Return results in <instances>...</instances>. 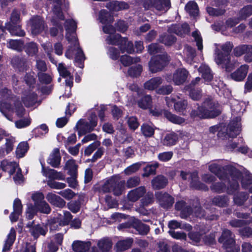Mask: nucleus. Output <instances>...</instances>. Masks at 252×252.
Listing matches in <instances>:
<instances>
[{"instance_id": "f257e3e1", "label": "nucleus", "mask_w": 252, "mask_h": 252, "mask_svg": "<svg viewBox=\"0 0 252 252\" xmlns=\"http://www.w3.org/2000/svg\"><path fill=\"white\" fill-rule=\"evenodd\" d=\"M98 20L102 24L104 32L109 35L106 38L107 44L118 45L122 53L126 52L131 54L134 52L133 45L132 42L128 41L126 37H122L119 34H114L115 28L110 25L112 22V18L109 13L105 10H101L99 13Z\"/></svg>"}, {"instance_id": "f03ea898", "label": "nucleus", "mask_w": 252, "mask_h": 252, "mask_svg": "<svg viewBox=\"0 0 252 252\" xmlns=\"http://www.w3.org/2000/svg\"><path fill=\"white\" fill-rule=\"evenodd\" d=\"M240 121V117H236L235 120L231 121L224 136L222 132L219 131L218 133L219 137L223 140L222 145L226 151H232L237 147V143L233 141L232 138L236 137L241 131Z\"/></svg>"}, {"instance_id": "7ed1b4c3", "label": "nucleus", "mask_w": 252, "mask_h": 252, "mask_svg": "<svg viewBox=\"0 0 252 252\" xmlns=\"http://www.w3.org/2000/svg\"><path fill=\"white\" fill-rule=\"evenodd\" d=\"M32 198L34 201V205L31 204H28L26 211L27 217L29 219H32L38 211L47 214L50 213L51 208L44 200V196L42 193L35 192L32 194Z\"/></svg>"}, {"instance_id": "20e7f679", "label": "nucleus", "mask_w": 252, "mask_h": 252, "mask_svg": "<svg viewBox=\"0 0 252 252\" xmlns=\"http://www.w3.org/2000/svg\"><path fill=\"white\" fill-rule=\"evenodd\" d=\"M233 48V45L230 42H226L223 45L216 47L215 52V61L216 63L225 68L227 71L232 70L231 64H230V56L229 53Z\"/></svg>"}, {"instance_id": "39448f33", "label": "nucleus", "mask_w": 252, "mask_h": 252, "mask_svg": "<svg viewBox=\"0 0 252 252\" xmlns=\"http://www.w3.org/2000/svg\"><path fill=\"white\" fill-rule=\"evenodd\" d=\"M230 175L227 177L230 187L227 189V192L229 194L233 193L238 187V180L242 177L241 183L244 188H247L248 186L252 183V175L249 174L242 175L235 168H230Z\"/></svg>"}, {"instance_id": "423d86ee", "label": "nucleus", "mask_w": 252, "mask_h": 252, "mask_svg": "<svg viewBox=\"0 0 252 252\" xmlns=\"http://www.w3.org/2000/svg\"><path fill=\"white\" fill-rule=\"evenodd\" d=\"M219 107L217 102L211 99H208L203 102L202 106L199 107L196 110H193L191 116L200 118H214L220 114Z\"/></svg>"}, {"instance_id": "0eeeda50", "label": "nucleus", "mask_w": 252, "mask_h": 252, "mask_svg": "<svg viewBox=\"0 0 252 252\" xmlns=\"http://www.w3.org/2000/svg\"><path fill=\"white\" fill-rule=\"evenodd\" d=\"M0 111L10 120L12 119L9 115L15 112L18 117H22L25 113V109L22 104L19 102H14V100H10L9 103L1 101L0 102Z\"/></svg>"}, {"instance_id": "6e6552de", "label": "nucleus", "mask_w": 252, "mask_h": 252, "mask_svg": "<svg viewBox=\"0 0 252 252\" xmlns=\"http://www.w3.org/2000/svg\"><path fill=\"white\" fill-rule=\"evenodd\" d=\"M125 181L120 180L119 176H113L109 179L101 188L103 192L113 191L115 195H121L125 190Z\"/></svg>"}, {"instance_id": "1a4fd4ad", "label": "nucleus", "mask_w": 252, "mask_h": 252, "mask_svg": "<svg viewBox=\"0 0 252 252\" xmlns=\"http://www.w3.org/2000/svg\"><path fill=\"white\" fill-rule=\"evenodd\" d=\"M196 231L190 232L188 234L189 237L191 240V243L193 245H198L200 242L201 238L206 244L211 245L213 244L215 240V236L212 235L209 238H203V234H205L206 230L204 227L196 226L195 228Z\"/></svg>"}, {"instance_id": "9d476101", "label": "nucleus", "mask_w": 252, "mask_h": 252, "mask_svg": "<svg viewBox=\"0 0 252 252\" xmlns=\"http://www.w3.org/2000/svg\"><path fill=\"white\" fill-rule=\"evenodd\" d=\"M97 125V117L95 114H92L89 122L80 120L76 124L79 136L92 131Z\"/></svg>"}, {"instance_id": "9b49d317", "label": "nucleus", "mask_w": 252, "mask_h": 252, "mask_svg": "<svg viewBox=\"0 0 252 252\" xmlns=\"http://www.w3.org/2000/svg\"><path fill=\"white\" fill-rule=\"evenodd\" d=\"M169 61L166 54L153 57L149 62L150 70L153 73L161 70L167 65Z\"/></svg>"}, {"instance_id": "f8f14e48", "label": "nucleus", "mask_w": 252, "mask_h": 252, "mask_svg": "<svg viewBox=\"0 0 252 252\" xmlns=\"http://www.w3.org/2000/svg\"><path fill=\"white\" fill-rule=\"evenodd\" d=\"M189 76V72L185 68H179L173 73V75H167L166 79L167 82H173L176 85L183 84Z\"/></svg>"}, {"instance_id": "ddd939ff", "label": "nucleus", "mask_w": 252, "mask_h": 252, "mask_svg": "<svg viewBox=\"0 0 252 252\" xmlns=\"http://www.w3.org/2000/svg\"><path fill=\"white\" fill-rule=\"evenodd\" d=\"M23 103L26 107L33 109L40 103L37 95L32 91H26L22 98Z\"/></svg>"}, {"instance_id": "4468645a", "label": "nucleus", "mask_w": 252, "mask_h": 252, "mask_svg": "<svg viewBox=\"0 0 252 252\" xmlns=\"http://www.w3.org/2000/svg\"><path fill=\"white\" fill-rule=\"evenodd\" d=\"M143 4L145 9L154 7L157 10L162 12L167 11L170 7L169 0H147Z\"/></svg>"}, {"instance_id": "2eb2a0df", "label": "nucleus", "mask_w": 252, "mask_h": 252, "mask_svg": "<svg viewBox=\"0 0 252 252\" xmlns=\"http://www.w3.org/2000/svg\"><path fill=\"white\" fill-rule=\"evenodd\" d=\"M58 70L60 75L63 77L66 78L65 83L67 86V88L66 91L68 92L67 94H65L63 95V97H69L70 94L71 87L73 85V77L70 75V73L67 70V68L65 66L64 64L61 63H59L58 66Z\"/></svg>"}, {"instance_id": "dca6fc26", "label": "nucleus", "mask_w": 252, "mask_h": 252, "mask_svg": "<svg viewBox=\"0 0 252 252\" xmlns=\"http://www.w3.org/2000/svg\"><path fill=\"white\" fill-rule=\"evenodd\" d=\"M28 27L33 35L39 34L45 28L43 19L39 16L33 17L29 22Z\"/></svg>"}, {"instance_id": "f3484780", "label": "nucleus", "mask_w": 252, "mask_h": 252, "mask_svg": "<svg viewBox=\"0 0 252 252\" xmlns=\"http://www.w3.org/2000/svg\"><path fill=\"white\" fill-rule=\"evenodd\" d=\"M40 163L42 166L41 172L42 175L52 180H63L65 178V176L60 172H57L54 169L46 168L43 162L40 160Z\"/></svg>"}, {"instance_id": "a211bd4d", "label": "nucleus", "mask_w": 252, "mask_h": 252, "mask_svg": "<svg viewBox=\"0 0 252 252\" xmlns=\"http://www.w3.org/2000/svg\"><path fill=\"white\" fill-rule=\"evenodd\" d=\"M181 176L184 180H186L188 176L190 177L191 180V186L196 189H206V187L204 184L198 181V175L196 172L191 174L182 171L181 172Z\"/></svg>"}, {"instance_id": "6ab92c4d", "label": "nucleus", "mask_w": 252, "mask_h": 252, "mask_svg": "<svg viewBox=\"0 0 252 252\" xmlns=\"http://www.w3.org/2000/svg\"><path fill=\"white\" fill-rule=\"evenodd\" d=\"M156 195L159 205L164 208L171 207L174 203L173 198L168 193L158 192Z\"/></svg>"}, {"instance_id": "aec40b11", "label": "nucleus", "mask_w": 252, "mask_h": 252, "mask_svg": "<svg viewBox=\"0 0 252 252\" xmlns=\"http://www.w3.org/2000/svg\"><path fill=\"white\" fill-rule=\"evenodd\" d=\"M165 100L168 107L172 106V103H174L175 110L179 112H182L185 110L187 105V102L185 100L176 102L177 101L176 98L173 97L172 96L166 97Z\"/></svg>"}, {"instance_id": "412c9836", "label": "nucleus", "mask_w": 252, "mask_h": 252, "mask_svg": "<svg viewBox=\"0 0 252 252\" xmlns=\"http://www.w3.org/2000/svg\"><path fill=\"white\" fill-rule=\"evenodd\" d=\"M145 193L146 189L145 187L141 186L129 191L127 196L129 201L134 202L138 200Z\"/></svg>"}, {"instance_id": "4be33fe9", "label": "nucleus", "mask_w": 252, "mask_h": 252, "mask_svg": "<svg viewBox=\"0 0 252 252\" xmlns=\"http://www.w3.org/2000/svg\"><path fill=\"white\" fill-rule=\"evenodd\" d=\"M219 242L222 243L226 248L232 247L234 244L231 233L228 230L223 231L221 236L219 238Z\"/></svg>"}, {"instance_id": "5701e85b", "label": "nucleus", "mask_w": 252, "mask_h": 252, "mask_svg": "<svg viewBox=\"0 0 252 252\" xmlns=\"http://www.w3.org/2000/svg\"><path fill=\"white\" fill-rule=\"evenodd\" d=\"M22 206L21 201L16 199L13 203V212L10 215V219L12 222L16 221L22 213Z\"/></svg>"}, {"instance_id": "b1692460", "label": "nucleus", "mask_w": 252, "mask_h": 252, "mask_svg": "<svg viewBox=\"0 0 252 252\" xmlns=\"http://www.w3.org/2000/svg\"><path fill=\"white\" fill-rule=\"evenodd\" d=\"M171 32H174L177 35L183 36L188 34L189 32V28L187 23H185L181 26L173 25L169 29Z\"/></svg>"}, {"instance_id": "393cba45", "label": "nucleus", "mask_w": 252, "mask_h": 252, "mask_svg": "<svg viewBox=\"0 0 252 252\" xmlns=\"http://www.w3.org/2000/svg\"><path fill=\"white\" fill-rule=\"evenodd\" d=\"M248 70V66L242 65L236 71L231 74V78L237 81L243 80L246 76Z\"/></svg>"}, {"instance_id": "a878e982", "label": "nucleus", "mask_w": 252, "mask_h": 252, "mask_svg": "<svg viewBox=\"0 0 252 252\" xmlns=\"http://www.w3.org/2000/svg\"><path fill=\"white\" fill-rule=\"evenodd\" d=\"M61 156L59 149L56 148L54 149L52 153L50 155L48 159V163L54 167H58L61 162Z\"/></svg>"}, {"instance_id": "bb28decb", "label": "nucleus", "mask_w": 252, "mask_h": 252, "mask_svg": "<svg viewBox=\"0 0 252 252\" xmlns=\"http://www.w3.org/2000/svg\"><path fill=\"white\" fill-rule=\"evenodd\" d=\"M106 7L110 10L118 11L128 9L129 8V5L125 1H119L116 0L107 3Z\"/></svg>"}, {"instance_id": "cd10ccee", "label": "nucleus", "mask_w": 252, "mask_h": 252, "mask_svg": "<svg viewBox=\"0 0 252 252\" xmlns=\"http://www.w3.org/2000/svg\"><path fill=\"white\" fill-rule=\"evenodd\" d=\"M46 199L53 205L58 207L62 208L65 204V202L62 198L53 193H48Z\"/></svg>"}, {"instance_id": "c85d7f7f", "label": "nucleus", "mask_w": 252, "mask_h": 252, "mask_svg": "<svg viewBox=\"0 0 252 252\" xmlns=\"http://www.w3.org/2000/svg\"><path fill=\"white\" fill-rule=\"evenodd\" d=\"M15 142V139L13 137H11L6 139L5 143V147H0V158H2L5 157L6 155L10 153L13 149V144Z\"/></svg>"}, {"instance_id": "c756f323", "label": "nucleus", "mask_w": 252, "mask_h": 252, "mask_svg": "<svg viewBox=\"0 0 252 252\" xmlns=\"http://www.w3.org/2000/svg\"><path fill=\"white\" fill-rule=\"evenodd\" d=\"M162 83V79L159 77L153 78L144 84L145 89L148 90H154Z\"/></svg>"}, {"instance_id": "7c9ffc66", "label": "nucleus", "mask_w": 252, "mask_h": 252, "mask_svg": "<svg viewBox=\"0 0 252 252\" xmlns=\"http://www.w3.org/2000/svg\"><path fill=\"white\" fill-rule=\"evenodd\" d=\"M198 71L205 82H210L213 78V74L210 68L205 64H202L198 68Z\"/></svg>"}, {"instance_id": "2f4dec72", "label": "nucleus", "mask_w": 252, "mask_h": 252, "mask_svg": "<svg viewBox=\"0 0 252 252\" xmlns=\"http://www.w3.org/2000/svg\"><path fill=\"white\" fill-rule=\"evenodd\" d=\"M175 208L177 210H180L181 217L186 218L191 214V209L188 207H185V202L184 201H178L175 205Z\"/></svg>"}, {"instance_id": "473e14b6", "label": "nucleus", "mask_w": 252, "mask_h": 252, "mask_svg": "<svg viewBox=\"0 0 252 252\" xmlns=\"http://www.w3.org/2000/svg\"><path fill=\"white\" fill-rule=\"evenodd\" d=\"M89 242H84L82 241H75L72 244V249L76 252H85L89 250L90 247Z\"/></svg>"}, {"instance_id": "72a5a7b5", "label": "nucleus", "mask_w": 252, "mask_h": 252, "mask_svg": "<svg viewBox=\"0 0 252 252\" xmlns=\"http://www.w3.org/2000/svg\"><path fill=\"white\" fill-rule=\"evenodd\" d=\"M167 183V180L163 176H158L152 181V185L154 189L164 188Z\"/></svg>"}, {"instance_id": "f704fd0d", "label": "nucleus", "mask_w": 252, "mask_h": 252, "mask_svg": "<svg viewBox=\"0 0 252 252\" xmlns=\"http://www.w3.org/2000/svg\"><path fill=\"white\" fill-rule=\"evenodd\" d=\"M72 219V216L70 213L69 212H64V216L63 220L57 218L53 223L51 225V228L56 229L55 227V224L56 222L59 223L60 225H65L68 223L71 219Z\"/></svg>"}, {"instance_id": "c9c22d12", "label": "nucleus", "mask_w": 252, "mask_h": 252, "mask_svg": "<svg viewBox=\"0 0 252 252\" xmlns=\"http://www.w3.org/2000/svg\"><path fill=\"white\" fill-rule=\"evenodd\" d=\"M168 227L170 229L178 228L184 229L187 231H190L191 229V226L189 224H182L177 220H172L168 222Z\"/></svg>"}, {"instance_id": "e433bc0d", "label": "nucleus", "mask_w": 252, "mask_h": 252, "mask_svg": "<svg viewBox=\"0 0 252 252\" xmlns=\"http://www.w3.org/2000/svg\"><path fill=\"white\" fill-rule=\"evenodd\" d=\"M185 9L186 11L192 17H196L198 15L199 10L198 6L194 1H189V2L185 7Z\"/></svg>"}, {"instance_id": "4c0bfd02", "label": "nucleus", "mask_w": 252, "mask_h": 252, "mask_svg": "<svg viewBox=\"0 0 252 252\" xmlns=\"http://www.w3.org/2000/svg\"><path fill=\"white\" fill-rule=\"evenodd\" d=\"M16 167H17L16 162H9L7 160H3L0 165V169L3 171H8L10 175L13 174L12 169Z\"/></svg>"}, {"instance_id": "58836bf2", "label": "nucleus", "mask_w": 252, "mask_h": 252, "mask_svg": "<svg viewBox=\"0 0 252 252\" xmlns=\"http://www.w3.org/2000/svg\"><path fill=\"white\" fill-rule=\"evenodd\" d=\"M47 231L45 227L41 226L40 225H36L32 226L30 229L32 235L35 238H37L40 235H45Z\"/></svg>"}, {"instance_id": "ea45409f", "label": "nucleus", "mask_w": 252, "mask_h": 252, "mask_svg": "<svg viewBox=\"0 0 252 252\" xmlns=\"http://www.w3.org/2000/svg\"><path fill=\"white\" fill-rule=\"evenodd\" d=\"M140 61L138 57H132L129 55H124L120 57V62L125 66H127L132 63H138Z\"/></svg>"}, {"instance_id": "a19ab883", "label": "nucleus", "mask_w": 252, "mask_h": 252, "mask_svg": "<svg viewBox=\"0 0 252 252\" xmlns=\"http://www.w3.org/2000/svg\"><path fill=\"white\" fill-rule=\"evenodd\" d=\"M15 231L13 228H12L10 229V232L7 236V239L5 241V243L3 248V251L6 252L8 251L10 247L12 245L15 239Z\"/></svg>"}, {"instance_id": "79ce46f5", "label": "nucleus", "mask_w": 252, "mask_h": 252, "mask_svg": "<svg viewBox=\"0 0 252 252\" xmlns=\"http://www.w3.org/2000/svg\"><path fill=\"white\" fill-rule=\"evenodd\" d=\"M133 240L131 238H127L124 240L119 241L116 244V248L117 251L122 252L130 247Z\"/></svg>"}, {"instance_id": "37998d69", "label": "nucleus", "mask_w": 252, "mask_h": 252, "mask_svg": "<svg viewBox=\"0 0 252 252\" xmlns=\"http://www.w3.org/2000/svg\"><path fill=\"white\" fill-rule=\"evenodd\" d=\"M9 32L13 35L22 36L25 35V32L21 30L20 25L9 24L6 26Z\"/></svg>"}, {"instance_id": "c03bdc74", "label": "nucleus", "mask_w": 252, "mask_h": 252, "mask_svg": "<svg viewBox=\"0 0 252 252\" xmlns=\"http://www.w3.org/2000/svg\"><path fill=\"white\" fill-rule=\"evenodd\" d=\"M178 137L175 133L167 134L163 140V145L170 146L175 144L177 141Z\"/></svg>"}, {"instance_id": "a18cd8bd", "label": "nucleus", "mask_w": 252, "mask_h": 252, "mask_svg": "<svg viewBox=\"0 0 252 252\" xmlns=\"http://www.w3.org/2000/svg\"><path fill=\"white\" fill-rule=\"evenodd\" d=\"M64 169L67 170L68 173L70 175H76L77 173V166L73 159L68 160L64 167Z\"/></svg>"}, {"instance_id": "49530a36", "label": "nucleus", "mask_w": 252, "mask_h": 252, "mask_svg": "<svg viewBox=\"0 0 252 252\" xmlns=\"http://www.w3.org/2000/svg\"><path fill=\"white\" fill-rule=\"evenodd\" d=\"M164 115L166 118L173 123L181 125L185 122L184 118L172 114L170 112H165Z\"/></svg>"}, {"instance_id": "de8ad7c7", "label": "nucleus", "mask_w": 252, "mask_h": 252, "mask_svg": "<svg viewBox=\"0 0 252 252\" xmlns=\"http://www.w3.org/2000/svg\"><path fill=\"white\" fill-rule=\"evenodd\" d=\"M152 98L149 95H145L138 101L139 107L144 109L150 108Z\"/></svg>"}, {"instance_id": "09e8293b", "label": "nucleus", "mask_w": 252, "mask_h": 252, "mask_svg": "<svg viewBox=\"0 0 252 252\" xmlns=\"http://www.w3.org/2000/svg\"><path fill=\"white\" fill-rule=\"evenodd\" d=\"M141 131L144 136L150 137L154 135L155 129L152 126L143 124L141 126Z\"/></svg>"}, {"instance_id": "8fccbe9b", "label": "nucleus", "mask_w": 252, "mask_h": 252, "mask_svg": "<svg viewBox=\"0 0 252 252\" xmlns=\"http://www.w3.org/2000/svg\"><path fill=\"white\" fill-rule=\"evenodd\" d=\"M28 150V145L27 143L26 142H21L20 143L16 151V156L18 158H21L23 157L25 154L27 152Z\"/></svg>"}, {"instance_id": "3c124183", "label": "nucleus", "mask_w": 252, "mask_h": 252, "mask_svg": "<svg viewBox=\"0 0 252 252\" xmlns=\"http://www.w3.org/2000/svg\"><path fill=\"white\" fill-rule=\"evenodd\" d=\"M98 247L102 252H107L112 248V243L108 239H103L98 242Z\"/></svg>"}, {"instance_id": "603ef678", "label": "nucleus", "mask_w": 252, "mask_h": 252, "mask_svg": "<svg viewBox=\"0 0 252 252\" xmlns=\"http://www.w3.org/2000/svg\"><path fill=\"white\" fill-rule=\"evenodd\" d=\"M231 110L234 114L242 113L245 109L242 110L241 107L244 105V103L243 102H240L238 100H233L231 102Z\"/></svg>"}, {"instance_id": "864d4df0", "label": "nucleus", "mask_w": 252, "mask_h": 252, "mask_svg": "<svg viewBox=\"0 0 252 252\" xmlns=\"http://www.w3.org/2000/svg\"><path fill=\"white\" fill-rule=\"evenodd\" d=\"M209 169L210 172L215 174L220 179L223 178L221 173L224 168H222L220 165L216 163H212L209 165Z\"/></svg>"}, {"instance_id": "5fc2aeb1", "label": "nucleus", "mask_w": 252, "mask_h": 252, "mask_svg": "<svg viewBox=\"0 0 252 252\" xmlns=\"http://www.w3.org/2000/svg\"><path fill=\"white\" fill-rule=\"evenodd\" d=\"M184 54L186 56V61L189 63H191L195 56V50L191 47L187 46L184 50Z\"/></svg>"}, {"instance_id": "6e6d98bb", "label": "nucleus", "mask_w": 252, "mask_h": 252, "mask_svg": "<svg viewBox=\"0 0 252 252\" xmlns=\"http://www.w3.org/2000/svg\"><path fill=\"white\" fill-rule=\"evenodd\" d=\"M158 166V163L155 162L153 164L147 165L144 169V173L142 174L143 177H148L151 174L155 173L157 168Z\"/></svg>"}, {"instance_id": "4d7b16f0", "label": "nucleus", "mask_w": 252, "mask_h": 252, "mask_svg": "<svg viewBox=\"0 0 252 252\" xmlns=\"http://www.w3.org/2000/svg\"><path fill=\"white\" fill-rule=\"evenodd\" d=\"M23 43L19 40H10L7 47L13 50L17 51H21L23 49Z\"/></svg>"}, {"instance_id": "13d9d810", "label": "nucleus", "mask_w": 252, "mask_h": 252, "mask_svg": "<svg viewBox=\"0 0 252 252\" xmlns=\"http://www.w3.org/2000/svg\"><path fill=\"white\" fill-rule=\"evenodd\" d=\"M143 163H144L143 162H137L127 167L124 170L125 174L126 175H129L136 172L139 169Z\"/></svg>"}, {"instance_id": "bf43d9fd", "label": "nucleus", "mask_w": 252, "mask_h": 252, "mask_svg": "<svg viewBox=\"0 0 252 252\" xmlns=\"http://www.w3.org/2000/svg\"><path fill=\"white\" fill-rule=\"evenodd\" d=\"M136 225L135 226L137 231L139 234L145 235L147 234L149 230L148 225L140 222L138 220H136Z\"/></svg>"}, {"instance_id": "052dcab7", "label": "nucleus", "mask_w": 252, "mask_h": 252, "mask_svg": "<svg viewBox=\"0 0 252 252\" xmlns=\"http://www.w3.org/2000/svg\"><path fill=\"white\" fill-rule=\"evenodd\" d=\"M25 51L31 56L35 55L38 51V48L36 44L31 42L27 44L25 46Z\"/></svg>"}, {"instance_id": "680f3d73", "label": "nucleus", "mask_w": 252, "mask_h": 252, "mask_svg": "<svg viewBox=\"0 0 252 252\" xmlns=\"http://www.w3.org/2000/svg\"><path fill=\"white\" fill-rule=\"evenodd\" d=\"M142 71V67L141 65L138 64L136 66L130 67L128 71V74L132 77H137L140 75Z\"/></svg>"}, {"instance_id": "e2e57ef3", "label": "nucleus", "mask_w": 252, "mask_h": 252, "mask_svg": "<svg viewBox=\"0 0 252 252\" xmlns=\"http://www.w3.org/2000/svg\"><path fill=\"white\" fill-rule=\"evenodd\" d=\"M13 173L16 172V174L13 177V179L15 182L17 184H20L23 181V176L22 174L21 169L19 167L17 164V167L12 169Z\"/></svg>"}, {"instance_id": "0e129e2a", "label": "nucleus", "mask_w": 252, "mask_h": 252, "mask_svg": "<svg viewBox=\"0 0 252 252\" xmlns=\"http://www.w3.org/2000/svg\"><path fill=\"white\" fill-rule=\"evenodd\" d=\"M228 199L225 196H218L215 197L213 200V203L215 205L220 206H225L227 204Z\"/></svg>"}, {"instance_id": "69168bd1", "label": "nucleus", "mask_w": 252, "mask_h": 252, "mask_svg": "<svg viewBox=\"0 0 252 252\" xmlns=\"http://www.w3.org/2000/svg\"><path fill=\"white\" fill-rule=\"evenodd\" d=\"M247 50L252 54V47H248L246 45H243L236 47L234 49V54L236 56H240L243 54Z\"/></svg>"}, {"instance_id": "338daca9", "label": "nucleus", "mask_w": 252, "mask_h": 252, "mask_svg": "<svg viewBox=\"0 0 252 252\" xmlns=\"http://www.w3.org/2000/svg\"><path fill=\"white\" fill-rule=\"evenodd\" d=\"M127 123L129 128L133 130L137 129L139 126L137 119L135 117H128Z\"/></svg>"}, {"instance_id": "774afa93", "label": "nucleus", "mask_w": 252, "mask_h": 252, "mask_svg": "<svg viewBox=\"0 0 252 252\" xmlns=\"http://www.w3.org/2000/svg\"><path fill=\"white\" fill-rule=\"evenodd\" d=\"M107 54L109 57L113 60H117L120 57V53L117 49L113 47L108 48Z\"/></svg>"}]
</instances>
